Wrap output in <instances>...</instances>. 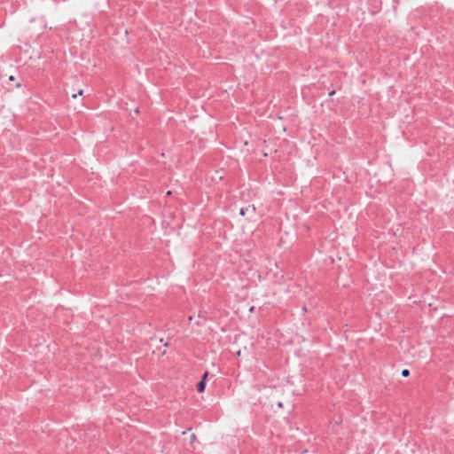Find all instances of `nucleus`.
<instances>
[{"mask_svg": "<svg viewBox=\"0 0 454 454\" xmlns=\"http://www.w3.org/2000/svg\"><path fill=\"white\" fill-rule=\"evenodd\" d=\"M255 213V207L254 205H248L247 207L240 208L239 214L241 215H253Z\"/></svg>", "mask_w": 454, "mask_h": 454, "instance_id": "f257e3e1", "label": "nucleus"}, {"mask_svg": "<svg viewBox=\"0 0 454 454\" xmlns=\"http://www.w3.org/2000/svg\"><path fill=\"white\" fill-rule=\"evenodd\" d=\"M207 375H208V372H206L203 375L202 380L198 383V385H197L198 392L201 393L205 390V387H206L205 380H206V378L207 377Z\"/></svg>", "mask_w": 454, "mask_h": 454, "instance_id": "f03ea898", "label": "nucleus"}, {"mask_svg": "<svg viewBox=\"0 0 454 454\" xmlns=\"http://www.w3.org/2000/svg\"><path fill=\"white\" fill-rule=\"evenodd\" d=\"M410 375V371L408 369H404L402 371V376L408 377Z\"/></svg>", "mask_w": 454, "mask_h": 454, "instance_id": "7ed1b4c3", "label": "nucleus"}, {"mask_svg": "<svg viewBox=\"0 0 454 454\" xmlns=\"http://www.w3.org/2000/svg\"><path fill=\"white\" fill-rule=\"evenodd\" d=\"M82 94H83V90H80L77 94L73 95V98H75L77 97V95L82 96Z\"/></svg>", "mask_w": 454, "mask_h": 454, "instance_id": "20e7f679", "label": "nucleus"}, {"mask_svg": "<svg viewBox=\"0 0 454 454\" xmlns=\"http://www.w3.org/2000/svg\"><path fill=\"white\" fill-rule=\"evenodd\" d=\"M167 194H168V195H171V192H170V191H168V192H167Z\"/></svg>", "mask_w": 454, "mask_h": 454, "instance_id": "39448f33", "label": "nucleus"}]
</instances>
